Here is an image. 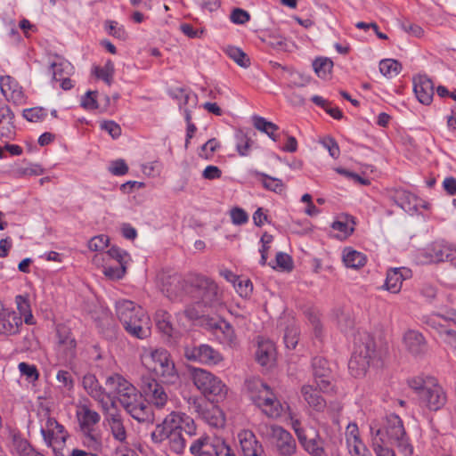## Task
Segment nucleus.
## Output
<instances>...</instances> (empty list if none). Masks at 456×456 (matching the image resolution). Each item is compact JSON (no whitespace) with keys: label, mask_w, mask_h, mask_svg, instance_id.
<instances>
[{"label":"nucleus","mask_w":456,"mask_h":456,"mask_svg":"<svg viewBox=\"0 0 456 456\" xmlns=\"http://www.w3.org/2000/svg\"><path fill=\"white\" fill-rule=\"evenodd\" d=\"M105 386L110 390V399L116 397L126 411L138 422H153L154 415L142 395L119 374L107 377Z\"/></svg>","instance_id":"obj_1"},{"label":"nucleus","mask_w":456,"mask_h":456,"mask_svg":"<svg viewBox=\"0 0 456 456\" xmlns=\"http://www.w3.org/2000/svg\"><path fill=\"white\" fill-rule=\"evenodd\" d=\"M373 450L378 456V449L392 451L388 444L395 445L404 455L412 453V446L409 442L403 424L399 416L391 414L386 418L382 427L370 425Z\"/></svg>","instance_id":"obj_2"},{"label":"nucleus","mask_w":456,"mask_h":456,"mask_svg":"<svg viewBox=\"0 0 456 456\" xmlns=\"http://www.w3.org/2000/svg\"><path fill=\"white\" fill-rule=\"evenodd\" d=\"M116 315L125 330L139 339H145L151 335V319L146 311L139 305L127 299H121L115 305Z\"/></svg>","instance_id":"obj_3"},{"label":"nucleus","mask_w":456,"mask_h":456,"mask_svg":"<svg viewBox=\"0 0 456 456\" xmlns=\"http://www.w3.org/2000/svg\"><path fill=\"white\" fill-rule=\"evenodd\" d=\"M190 294L196 304L195 307L188 306L183 314L189 320H195L201 316L205 307H211L218 302L217 285L210 279L197 276L191 283Z\"/></svg>","instance_id":"obj_4"},{"label":"nucleus","mask_w":456,"mask_h":456,"mask_svg":"<svg viewBox=\"0 0 456 456\" xmlns=\"http://www.w3.org/2000/svg\"><path fill=\"white\" fill-rule=\"evenodd\" d=\"M247 394L251 402L270 419L280 418L284 407L276 397L273 389L263 380L257 378H251L245 383Z\"/></svg>","instance_id":"obj_5"},{"label":"nucleus","mask_w":456,"mask_h":456,"mask_svg":"<svg viewBox=\"0 0 456 456\" xmlns=\"http://www.w3.org/2000/svg\"><path fill=\"white\" fill-rule=\"evenodd\" d=\"M141 360L163 383L175 384L179 379L171 354L165 348H143Z\"/></svg>","instance_id":"obj_6"},{"label":"nucleus","mask_w":456,"mask_h":456,"mask_svg":"<svg viewBox=\"0 0 456 456\" xmlns=\"http://www.w3.org/2000/svg\"><path fill=\"white\" fill-rule=\"evenodd\" d=\"M76 417L81 433L83 444L89 449L99 451L102 448V436L99 429L100 414L87 404L77 406Z\"/></svg>","instance_id":"obj_7"},{"label":"nucleus","mask_w":456,"mask_h":456,"mask_svg":"<svg viewBox=\"0 0 456 456\" xmlns=\"http://www.w3.org/2000/svg\"><path fill=\"white\" fill-rule=\"evenodd\" d=\"M38 415L40 418V433L45 444L53 449L56 456H66L64 447L69 434L64 427L51 417L49 411L46 409L40 411Z\"/></svg>","instance_id":"obj_8"},{"label":"nucleus","mask_w":456,"mask_h":456,"mask_svg":"<svg viewBox=\"0 0 456 456\" xmlns=\"http://www.w3.org/2000/svg\"><path fill=\"white\" fill-rule=\"evenodd\" d=\"M376 356L373 338L369 334H363L355 341L354 352L348 362L351 374L355 378L363 376Z\"/></svg>","instance_id":"obj_9"},{"label":"nucleus","mask_w":456,"mask_h":456,"mask_svg":"<svg viewBox=\"0 0 456 456\" xmlns=\"http://www.w3.org/2000/svg\"><path fill=\"white\" fill-rule=\"evenodd\" d=\"M260 436L271 441L281 456H291L297 452V443L292 435L279 425L262 424L259 426Z\"/></svg>","instance_id":"obj_10"},{"label":"nucleus","mask_w":456,"mask_h":456,"mask_svg":"<svg viewBox=\"0 0 456 456\" xmlns=\"http://www.w3.org/2000/svg\"><path fill=\"white\" fill-rule=\"evenodd\" d=\"M192 381L196 387L212 401L219 402L227 395V387L223 381L206 370L195 369L192 371Z\"/></svg>","instance_id":"obj_11"},{"label":"nucleus","mask_w":456,"mask_h":456,"mask_svg":"<svg viewBox=\"0 0 456 456\" xmlns=\"http://www.w3.org/2000/svg\"><path fill=\"white\" fill-rule=\"evenodd\" d=\"M419 400L422 407L437 411L446 404L447 394L435 378L427 377L426 386L422 388Z\"/></svg>","instance_id":"obj_12"},{"label":"nucleus","mask_w":456,"mask_h":456,"mask_svg":"<svg viewBox=\"0 0 456 456\" xmlns=\"http://www.w3.org/2000/svg\"><path fill=\"white\" fill-rule=\"evenodd\" d=\"M82 385L87 394L97 401L103 411H109L115 407L114 400L110 399V390L103 388L95 375L88 373L83 377Z\"/></svg>","instance_id":"obj_13"},{"label":"nucleus","mask_w":456,"mask_h":456,"mask_svg":"<svg viewBox=\"0 0 456 456\" xmlns=\"http://www.w3.org/2000/svg\"><path fill=\"white\" fill-rule=\"evenodd\" d=\"M184 356L189 361L208 365H216L223 361L222 354L212 346L206 344L185 346Z\"/></svg>","instance_id":"obj_14"},{"label":"nucleus","mask_w":456,"mask_h":456,"mask_svg":"<svg viewBox=\"0 0 456 456\" xmlns=\"http://www.w3.org/2000/svg\"><path fill=\"white\" fill-rule=\"evenodd\" d=\"M57 351L64 362H70L76 356L77 343L70 330L65 326L57 328Z\"/></svg>","instance_id":"obj_15"},{"label":"nucleus","mask_w":456,"mask_h":456,"mask_svg":"<svg viewBox=\"0 0 456 456\" xmlns=\"http://www.w3.org/2000/svg\"><path fill=\"white\" fill-rule=\"evenodd\" d=\"M21 325V317L13 310L4 307L0 300V335H15L19 333Z\"/></svg>","instance_id":"obj_16"},{"label":"nucleus","mask_w":456,"mask_h":456,"mask_svg":"<svg viewBox=\"0 0 456 456\" xmlns=\"http://www.w3.org/2000/svg\"><path fill=\"white\" fill-rule=\"evenodd\" d=\"M314 384L323 393L331 390L332 386L330 380V370L328 362L322 357H314L312 362Z\"/></svg>","instance_id":"obj_17"},{"label":"nucleus","mask_w":456,"mask_h":456,"mask_svg":"<svg viewBox=\"0 0 456 456\" xmlns=\"http://www.w3.org/2000/svg\"><path fill=\"white\" fill-rule=\"evenodd\" d=\"M426 259L423 263H436L441 261H449L456 257V248L444 241L434 242L427 249Z\"/></svg>","instance_id":"obj_18"},{"label":"nucleus","mask_w":456,"mask_h":456,"mask_svg":"<svg viewBox=\"0 0 456 456\" xmlns=\"http://www.w3.org/2000/svg\"><path fill=\"white\" fill-rule=\"evenodd\" d=\"M190 287L181 276L173 275L163 283L162 292L171 300H183L184 294H190Z\"/></svg>","instance_id":"obj_19"},{"label":"nucleus","mask_w":456,"mask_h":456,"mask_svg":"<svg viewBox=\"0 0 456 456\" xmlns=\"http://www.w3.org/2000/svg\"><path fill=\"white\" fill-rule=\"evenodd\" d=\"M216 339L223 345L233 347L237 345V337L233 328L224 320L213 321L208 322Z\"/></svg>","instance_id":"obj_20"},{"label":"nucleus","mask_w":456,"mask_h":456,"mask_svg":"<svg viewBox=\"0 0 456 456\" xmlns=\"http://www.w3.org/2000/svg\"><path fill=\"white\" fill-rule=\"evenodd\" d=\"M413 91L420 103L429 105L432 102L434 83L428 76L419 75L413 77Z\"/></svg>","instance_id":"obj_21"},{"label":"nucleus","mask_w":456,"mask_h":456,"mask_svg":"<svg viewBox=\"0 0 456 456\" xmlns=\"http://www.w3.org/2000/svg\"><path fill=\"white\" fill-rule=\"evenodd\" d=\"M313 436L305 434L302 438L298 440L303 449L311 456H328V453L324 448L325 442L320 436L317 430L310 428Z\"/></svg>","instance_id":"obj_22"},{"label":"nucleus","mask_w":456,"mask_h":456,"mask_svg":"<svg viewBox=\"0 0 456 456\" xmlns=\"http://www.w3.org/2000/svg\"><path fill=\"white\" fill-rule=\"evenodd\" d=\"M144 393L151 403L158 409H163L170 403L169 395L164 387L151 379L144 386Z\"/></svg>","instance_id":"obj_23"},{"label":"nucleus","mask_w":456,"mask_h":456,"mask_svg":"<svg viewBox=\"0 0 456 456\" xmlns=\"http://www.w3.org/2000/svg\"><path fill=\"white\" fill-rule=\"evenodd\" d=\"M238 439L244 456H265L261 444L250 430H241L238 434Z\"/></svg>","instance_id":"obj_24"},{"label":"nucleus","mask_w":456,"mask_h":456,"mask_svg":"<svg viewBox=\"0 0 456 456\" xmlns=\"http://www.w3.org/2000/svg\"><path fill=\"white\" fill-rule=\"evenodd\" d=\"M300 393L304 401L313 410L322 411L326 408V401L321 395L323 392L316 385H303Z\"/></svg>","instance_id":"obj_25"},{"label":"nucleus","mask_w":456,"mask_h":456,"mask_svg":"<svg viewBox=\"0 0 456 456\" xmlns=\"http://www.w3.org/2000/svg\"><path fill=\"white\" fill-rule=\"evenodd\" d=\"M406 349L413 355L424 354L428 350V345L423 335L416 330H408L403 337Z\"/></svg>","instance_id":"obj_26"},{"label":"nucleus","mask_w":456,"mask_h":456,"mask_svg":"<svg viewBox=\"0 0 456 456\" xmlns=\"http://www.w3.org/2000/svg\"><path fill=\"white\" fill-rule=\"evenodd\" d=\"M411 277V271L406 268H393L387 273L386 289L392 293L401 290L403 281Z\"/></svg>","instance_id":"obj_27"},{"label":"nucleus","mask_w":456,"mask_h":456,"mask_svg":"<svg viewBox=\"0 0 456 456\" xmlns=\"http://www.w3.org/2000/svg\"><path fill=\"white\" fill-rule=\"evenodd\" d=\"M11 452L13 456H45L37 452L30 443L20 434L12 435Z\"/></svg>","instance_id":"obj_28"},{"label":"nucleus","mask_w":456,"mask_h":456,"mask_svg":"<svg viewBox=\"0 0 456 456\" xmlns=\"http://www.w3.org/2000/svg\"><path fill=\"white\" fill-rule=\"evenodd\" d=\"M275 346L271 340L264 338L258 340L256 358L262 366L271 365L275 359Z\"/></svg>","instance_id":"obj_29"},{"label":"nucleus","mask_w":456,"mask_h":456,"mask_svg":"<svg viewBox=\"0 0 456 456\" xmlns=\"http://www.w3.org/2000/svg\"><path fill=\"white\" fill-rule=\"evenodd\" d=\"M0 89L6 99H12L15 102L23 98L21 87L18 82L10 76L0 77Z\"/></svg>","instance_id":"obj_30"},{"label":"nucleus","mask_w":456,"mask_h":456,"mask_svg":"<svg viewBox=\"0 0 456 456\" xmlns=\"http://www.w3.org/2000/svg\"><path fill=\"white\" fill-rule=\"evenodd\" d=\"M110 411L105 412L107 414V420L113 438L121 444L126 443L127 433L121 416L118 413H111Z\"/></svg>","instance_id":"obj_31"},{"label":"nucleus","mask_w":456,"mask_h":456,"mask_svg":"<svg viewBox=\"0 0 456 456\" xmlns=\"http://www.w3.org/2000/svg\"><path fill=\"white\" fill-rule=\"evenodd\" d=\"M216 440L211 441L208 436L196 439L190 446L192 456H215Z\"/></svg>","instance_id":"obj_32"},{"label":"nucleus","mask_w":456,"mask_h":456,"mask_svg":"<svg viewBox=\"0 0 456 456\" xmlns=\"http://www.w3.org/2000/svg\"><path fill=\"white\" fill-rule=\"evenodd\" d=\"M174 416L167 415L162 423L158 424L151 434V440L154 444H161L167 440L169 431L173 430Z\"/></svg>","instance_id":"obj_33"},{"label":"nucleus","mask_w":456,"mask_h":456,"mask_svg":"<svg viewBox=\"0 0 456 456\" xmlns=\"http://www.w3.org/2000/svg\"><path fill=\"white\" fill-rule=\"evenodd\" d=\"M342 258L345 265L349 268L358 269L366 264L365 255L352 248H346L343 250Z\"/></svg>","instance_id":"obj_34"},{"label":"nucleus","mask_w":456,"mask_h":456,"mask_svg":"<svg viewBox=\"0 0 456 456\" xmlns=\"http://www.w3.org/2000/svg\"><path fill=\"white\" fill-rule=\"evenodd\" d=\"M170 416H174V421L175 420V422L173 423V426H179V430L182 433L183 431L189 436L195 435L196 426L194 420L191 417L184 413H176L174 411L170 413Z\"/></svg>","instance_id":"obj_35"},{"label":"nucleus","mask_w":456,"mask_h":456,"mask_svg":"<svg viewBox=\"0 0 456 456\" xmlns=\"http://www.w3.org/2000/svg\"><path fill=\"white\" fill-rule=\"evenodd\" d=\"M15 303L19 311L18 314L24 318L26 324L31 325L34 323V317L31 311L30 303L28 296L18 295L15 297Z\"/></svg>","instance_id":"obj_36"},{"label":"nucleus","mask_w":456,"mask_h":456,"mask_svg":"<svg viewBox=\"0 0 456 456\" xmlns=\"http://www.w3.org/2000/svg\"><path fill=\"white\" fill-rule=\"evenodd\" d=\"M179 426L173 427V430L169 431L167 438L169 448L176 454H182L185 448V438L179 430Z\"/></svg>","instance_id":"obj_37"},{"label":"nucleus","mask_w":456,"mask_h":456,"mask_svg":"<svg viewBox=\"0 0 456 456\" xmlns=\"http://www.w3.org/2000/svg\"><path fill=\"white\" fill-rule=\"evenodd\" d=\"M252 121L256 129L266 134L273 141H277L278 138L274 134L279 129L277 125L256 115L252 117Z\"/></svg>","instance_id":"obj_38"},{"label":"nucleus","mask_w":456,"mask_h":456,"mask_svg":"<svg viewBox=\"0 0 456 456\" xmlns=\"http://www.w3.org/2000/svg\"><path fill=\"white\" fill-rule=\"evenodd\" d=\"M156 326L164 335L171 338L173 336L174 328L170 321V314L165 310H158L155 314Z\"/></svg>","instance_id":"obj_39"},{"label":"nucleus","mask_w":456,"mask_h":456,"mask_svg":"<svg viewBox=\"0 0 456 456\" xmlns=\"http://www.w3.org/2000/svg\"><path fill=\"white\" fill-rule=\"evenodd\" d=\"M209 426L218 428L222 427L224 423L223 413L218 407L209 404L206 411L200 417Z\"/></svg>","instance_id":"obj_40"},{"label":"nucleus","mask_w":456,"mask_h":456,"mask_svg":"<svg viewBox=\"0 0 456 456\" xmlns=\"http://www.w3.org/2000/svg\"><path fill=\"white\" fill-rule=\"evenodd\" d=\"M313 67L320 78L328 79L331 74L333 61L327 57L316 58L313 62Z\"/></svg>","instance_id":"obj_41"},{"label":"nucleus","mask_w":456,"mask_h":456,"mask_svg":"<svg viewBox=\"0 0 456 456\" xmlns=\"http://www.w3.org/2000/svg\"><path fill=\"white\" fill-rule=\"evenodd\" d=\"M394 197L397 205L403 209L411 210L417 207V197L408 191L398 190Z\"/></svg>","instance_id":"obj_42"},{"label":"nucleus","mask_w":456,"mask_h":456,"mask_svg":"<svg viewBox=\"0 0 456 456\" xmlns=\"http://www.w3.org/2000/svg\"><path fill=\"white\" fill-rule=\"evenodd\" d=\"M256 175L262 177L261 183L265 189L279 194L284 191L285 184L281 179L258 171L256 172Z\"/></svg>","instance_id":"obj_43"},{"label":"nucleus","mask_w":456,"mask_h":456,"mask_svg":"<svg viewBox=\"0 0 456 456\" xmlns=\"http://www.w3.org/2000/svg\"><path fill=\"white\" fill-rule=\"evenodd\" d=\"M236 150L240 156L246 157L249 155L253 141L243 131L239 130L235 133Z\"/></svg>","instance_id":"obj_44"},{"label":"nucleus","mask_w":456,"mask_h":456,"mask_svg":"<svg viewBox=\"0 0 456 456\" xmlns=\"http://www.w3.org/2000/svg\"><path fill=\"white\" fill-rule=\"evenodd\" d=\"M379 70L385 77H393L401 72L402 65L395 60L386 59L379 62Z\"/></svg>","instance_id":"obj_45"},{"label":"nucleus","mask_w":456,"mask_h":456,"mask_svg":"<svg viewBox=\"0 0 456 456\" xmlns=\"http://www.w3.org/2000/svg\"><path fill=\"white\" fill-rule=\"evenodd\" d=\"M53 79L63 77L71 75L73 66L70 62L65 60L54 61L51 65Z\"/></svg>","instance_id":"obj_46"},{"label":"nucleus","mask_w":456,"mask_h":456,"mask_svg":"<svg viewBox=\"0 0 456 456\" xmlns=\"http://www.w3.org/2000/svg\"><path fill=\"white\" fill-rule=\"evenodd\" d=\"M188 410L191 414H196L199 418L206 411L209 403L202 397L191 396L187 399Z\"/></svg>","instance_id":"obj_47"},{"label":"nucleus","mask_w":456,"mask_h":456,"mask_svg":"<svg viewBox=\"0 0 456 456\" xmlns=\"http://www.w3.org/2000/svg\"><path fill=\"white\" fill-rule=\"evenodd\" d=\"M13 118L14 114L8 106L4 105L0 107V124L6 121L7 125L9 126L7 127V132L0 130V137H9V135L12 133L11 128H13Z\"/></svg>","instance_id":"obj_48"},{"label":"nucleus","mask_w":456,"mask_h":456,"mask_svg":"<svg viewBox=\"0 0 456 456\" xmlns=\"http://www.w3.org/2000/svg\"><path fill=\"white\" fill-rule=\"evenodd\" d=\"M226 53L240 67L247 68L250 65V61L247 54L238 47H228L226 50Z\"/></svg>","instance_id":"obj_49"},{"label":"nucleus","mask_w":456,"mask_h":456,"mask_svg":"<svg viewBox=\"0 0 456 456\" xmlns=\"http://www.w3.org/2000/svg\"><path fill=\"white\" fill-rule=\"evenodd\" d=\"M94 75L103 80L106 84L110 85L114 75V64L111 61H108L102 68L94 69Z\"/></svg>","instance_id":"obj_50"},{"label":"nucleus","mask_w":456,"mask_h":456,"mask_svg":"<svg viewBox=\"0 0 456 456\" xmlns=\"http://www.w3.org/2000/svg\"><path fill=\"white\" fill-rule=\"evenodd\" d=\"M354 224L352 220H337L332 223L331 227L333 230L340 232V235H338L340 239H345L353 232Z\"/></svg>","instance_id":"obj_51"},{"label":"nucleus","mask_w":456,"mask_h":456,"mask_svg":"<svg viewBox=\"0 0 456 456\" xmlns=\"http://www.w3.org/2000/svg\"><path fill=\"white\" fill-rule=\"evenodd\" d=\"M47 116L45 109L40 107L30 108L23 110V117L29 122H39Z\"/></svg>","instance_id":"obj_52"},{"label":"nucleus","mask_w":456,"mask_h":456,"mask_svg":"<svg viewBox=\"0 0 456 456\" xmlns=\"http://www.w3.org/2000/svg\"><path fill=\"white\" fill-rule=\"evenodd\" d=\"M106 254L110 258L115 259L118 263V265L126 266L130 261V256L128 253L118 247H111Z\"/></svg>","instance_id":"obj_53"},{"label":"nucleus","mask_w":456,"mask_h":456,"mask_svg":"<svg viewBox=\"0 0 456 456\" xmlns=\"http://www.w3.org/2000/svg\"><path fill=\"white\" fill-rule=\"evenodd\" d=\"M171 95L179 101V106L182 108L183 105H187L191 101L195 103L197 96L191 92H187L183 88H176L172 93Z\"/></svg>","instance_id":"obj_54"},{"label":"nucleus","mask_w":456,"mask_h":456,"mask_svg":"<svg viewBox=\"0 0 456 456\" xmlns=\"http://www.w3.org/2000/svg\"><path fill=\"white\" fill-rule=\"evenodd\" d=\"M18 369L22 376H25L30 382H34L38 379L39 373L37 367L34 364H28L27 362H20Z\"/></svg>","instance_id":"obj_55"},{"label":"nucleus","mask_w":456,"mask_h":456,"mask_svg":"<svg viewBox=\"0 0 456 456\" xmlns=\"http://www.w3.org/2000/svg\"><path fill=\"white\" fill-rule=\"evenodd\" d=\"M220 147L219 142L216 138L209 139L201 146L199 156L205 159H209L215 151Z\"/></svg>","instance_id":"obj_56"},{"label":"nucleus","mask_w":456,"mask_h":456,"mask_svg":"<svg viewBox=\"0 0 456 456\" xmlns=\"http://www.w3.org/2000/svg\"><path fill=\"white\" fill-rule=\"evenodd\" d=\"M109 241L110 239L107 235H97L89 240L88 248L93 251H102L108 247Z\"/></svg>","instance_id":"obj_57"},{"label":"nucleus","mask_w":456,"mask_h":456,"mask_svg":"<svg viewBox=\"0 0 456 456\" xmlns=\"http://www.w3.org/2000/svg\"><path fill=\"white\" fill-rule=\"evenodd\" d=\"M345 438L346 445L362 441L358 426L355 423H349L346 428Z\"/></svg>","instance_id":"obj_58"},{"label":"nucleus","mask_w":456,"mask_h":456,"mask_svg":"<svg viewBox=\"0 0 456 456\" xmlns=\"http://www.w3.org/2000/svg\"><path fill=\"white\" fill-rule=\"evenodd\" d=\"M298 342V330L295 326L289 327L286 329L284 334V343L286 347L293 349L296 347Z\"/></svg>","instance_id":"obj_59"},{"label":"nucleus","mask_w":456,"mask_h":456,"mask_svg":"<svg viewBox=\"0 0 456 456\" xmlns=\"http://www.w3.org/2000/svg\"><path fill=\"white\" fill-rule=\"evenodd\" d=\"M106 28L110 35L112 37L125 40L127 37L126 30L122 26H118V22L113 20L106 21Z\"/></svg>","instance_id":"obj_60"},{"label":"nucleus","mask_w":456,"mask_h":456,"mask_svg":"<svg viewBox=\"0 0 456 456\" xmlns=\"http://www.w3.org/2000/svg\"><path fill=\"white\" fill-rule=\"evenodd\" d=\"M233 286L240 296L244 297H248L253 290L252 283L248 279H241L239 277V281L233 283Z\"/></svg>","instance_id":"obj_61"},{"label":"nucleus","mask_w":456,"mask_h":456,"mask_svg":"<svg viewBox=\"0 0 456 456\" xmlns=\"http://www.w3.org/2000/svg\"><path fill=\"white\" fill-rule=\"evenodd\" d=\"M230 216L233 224L241 225L248 221V216L246 211L240 208H233L230 211Z\"/></svg>","instance_id":"obj_62"},{"label":"nucleus","mask_w":456,"mask_h":456,"mask_svg":"<svg viewBox=\"0 0 456 456\" xmlns=\"http://www.w3.org/2000/svg\"><path fill=\"white\" fill-rule=\"evenodd\" d=\"M351 456H372L362 441L346 445Z\"/></svg>","instance_id":"obj_63"},{"label":"nucleus","mask_w":456,"mask_h":456,"mask_svg":"<svg viewBox=\"0 0 456 456\" xmlns=\"http://www.w3.org/2000/svg\"><path fill=\"white\" fill-rule=\"evenodd\" d=\"M215 456H236L234 451L223 440H216Z\"/></svg>","instance_id":"obj_64"}]
</instances>
